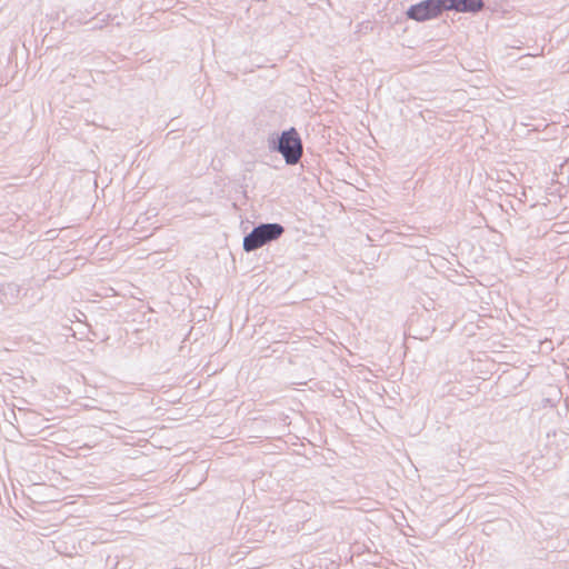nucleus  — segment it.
Wrapping results in <instances>:
<instances>
[{"label": "nucleus", "instance_id": "7ed1b4c3", "mask_svg": "<svg viewBox=\"0 0 569 569\" xmlns=\"http://www.w3.org/2000/svg\"><path fill=\"white\" fill-rule=\"evenodd\" d=\"M442 11L441 0H425L411 6L407 10V16L409 19L421 22L437 18Z\"/></svg>", "mask_w": 569, "mask_h": 569}, {"label": "nucleus", "instance_id": "20e7f679", "mask_svg": "<svg viewBox=\"0 0 569 569\" xmlns=\"http://www.w3.org/2000/svg\"><path fill=\"white\" fill-rule=\"evenodd\" d=\"M442 9L457 12H478L483 8L482 0H441Z\"/></svg>", "mask_w": 569, "mask_h": 569}, {"label": "nucleus", "instance_id": "f03ea898", "mask_svg": "<svg viewBox=\"0 0 569 569\" xmlns=\"http://www.w3.org/2000/svg\"><path fill=\"white\" fill-rule=\"evenodd\" d=\"M283 232L284 229L279 223H264L253 228L251 230V250L277 240Z\"/></svg>", "mask_w": 569, "mask_h": 569}, {"label": "nucleus", "instance_id": "39448f33", "mask_svg": "<svg viewBox=\"0 0 569 569\" xmlns=\"http://www.w3.org/2000/svg\"><path fill=\"white\" fill-rule=\"evenodd\" d=\"M249 246H250V242H249V234H246L243 237V249L244 251L249 252Z\"/></svg>", "mask_w": 569, "mask_h": 569}, {"label": "nucleus", "instance_id": "f257e3e1", "mask_svg": "<svg viewBox=\"0 0 569 569\" xmlns=\"http://www.w3.org/2000/svg\"><path fill=\"white\" fill-rule=\"evenodd\" d=\"M273 150L281 153L287 164H297L302 156V142L295 128L284 130L278 138Z\"/></svg>", "mask_w": 569, "mask_h": 569}]
</instances>
